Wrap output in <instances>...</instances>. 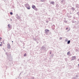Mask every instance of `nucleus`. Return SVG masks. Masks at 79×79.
Returning <instances> with one entry per match:
<instances>
[{
    "label": "nucleus",
    "mask_w": 79,
    "mask_h": 79,
    "mask_svg": "<svg viewBox=\"0 0 79 79\" xmlns=\"http://www.w3.org/2000/svg\"><path fill=\"white\" fill-rule=\"evenodd\" d=\"M70 54V52H69L67 53V55H69Z\"/></svg>",
    "instance_id": "obj_5"
},
{
    "label": "nucleus",
    "mask_w": 79,
    "mask_h": 79,
    "mask_svg": "<svg viewBox=\"0 0 79 79\" xmlns=\"http://www.w3.org/2000/svg\"><path fill=\"white\" fill-rule=\"evenodd\" d=\"M31 7L33 9H34L35 10H37L38 9L36 8L35 6L34 5H32Z\"/></svg>",
    "instance_id": "obj_1"
},
{
    "label": "nucleus",
    "mask_w": 79,
    "mask_h": 79,
    "mask_svg": "<svg viewBox=\"0 0 79 79\" xmlns=\"http://www.w3.org/2000/svg\"><path fill=\"white\" fill-rule=\"evenodd\" d=\"M27 56L26 54H25L24 55V56Z\"/></svg>",
    "instance_id": "obj_9"
},
{
    "label": "nucleus",
    "mask_w": 79,
    "mask_h": 79,
    "mask_svg": "<svg viewBox=\"0 0 79 79\" xmlns=\"http://www.w3.org/2000/svg\"><path fill=\"white\" fill-rule=\"evenodd\" d=\"M45 31L46 32H47L48 31H49V30L48 29H46L45 30Z\"/></svg>",
    "instance_id": "obj_8"
},
{
    "label": "nucleus",
    "mask_w": 79,
    "mask_h": 79,
    "mask_svg": "<svg viewBox=\"0 0 79 79\" xmlns=\"http://www.w3.org/2000/svg\"><path fill=\"white\" fill-rule=\"evenodd\" d=\"M50 4H52V5H54V4H55V3H54V2L51 1L50 2Z\"/></svg>",
    "instance_id": "obj_3"
},
{
    "label": "nucleus",
    "mask_w": 79,
    "mask_h": 79,
    "mask_svg": "<svg viewBox=\"0 0 79 79\" xmlns=\"http://www.w3.org/2000/svg\"><path fill=\"white\" fill-rule=\"evenodd\" d=\"M12 43H13V41H12Z\"/></svg>",
    "instance_id": "obj_16"
},
{
    "label": "nucleus",
    "mask_w": 79,
    "mask_h": 79,
    "mask_svg": "<svg viewBox=\"0 0 79 79\" xmlns=\"http://www.w3.org/2000/svg\"><path fill=\"white\" fill-rule=\"evenodd\" d=\"M68 29V28L67 27V28H66V30H67Z\"/></svg>",
    "instance_id": "obj_13"
},
{
    "label": "nucleus",
    "mask_w": 79,
    "mask_h": 79,
    "mask_svg": "<svg viewBox=\"0 0 79 79\" xmlns=\"http://www.w3.org/2000/svg\"><path fill=\"white\" fill-rule=\"evenodd\" d=\"M70 43V40H69L68 41V42H67V44H69Z\"/></svg>",
    "instance_id": "obj_7"
},
{
    "label": "nucleus",
    "mask_w": 79,
    "mask_h": 79,
    "mask_svg": "<svg viewBox=\"0 0 79 79\" xmlns=\"http://www.w3.org/2000/svg\"><path fill=\"white\" fill-rule=\"evenodd\" d=\"M10 15H12L13 14L12 12H10Z\"/></svg>",
    "instance_id": "obj_10"
},
{
    "label": "nucleus",
    "mask_w": 79,
    "mask_h": 79,
    "mask_svg": "<svg viewBox=\"0 0 79 79\" xmlns=\"http://www.w3.org/2000/svg\"><path fill=\"white\" fill-rule=\"evenodd\" d=\"M26 6L28 10H30V9H31L30 6L29 4H26Z\"/></svg>",
    "instance_id": "obj_2"
},
{
    "label": "nucleus",
    "mask_w": 79,
    "mask_h": 79,
    "mask_svg": "<svg viewBox=\"0 0 79 79\" xmlns=\"http://www.w3.org/2000/svg\"><path fill=\"white\" fill-rule=\"evenodd\" d=\"M2 39V38L1 37H0V40H1Z\"/></svg>",
    "instance_id": "obj_12"
},
{
    "label": "nucleus",
    "mask_w": 79,
    "mask_h": 79,
    "mask_svg": "<svg viewBox=\"0 0 79 79\" xmlns=\"http://www.w3.org/2000/svg\"><path fill=\"white\" fill-rule=\"evenodd\" d=\"M8 27L9 28H10L11 27L10 25V24H8Z\"/></svg>",
    "instance_id": "obj_6"
},
{
    "label": "nucleus",
    "mask_w": 79,
    "mask_h": 79,
    "mask_svg": "<svg viewBox=\"0 0 79 79\" xmlns=\"http://www.w3.org/2000/svg\"><path fill=\"white\" fill-rule=\"evenodd\" d=\"M78 65L79 66V64H78Z\"/></svg>",
    "instance_id": "obj_17"
},
{
    "label": "nucleus",
    "mask_w": 79,
    "mask_h": 79,
    "mask_svg": "<svg viewBox=\"0 0 79 79\" xmlns=\"http://www.w3.org/2000/svg\"><path fill=\"white\" fill-rule=\"evenodd\" d=\"M50 54H52V53L51 52L50 53Z\"/></svg>",
    "instance_id": "obj_14"
},
{
    "label": "nucleus",
    "mask_w": 79,
    "mask_h": 79,
    "mask_svg": "<svg viewBox=\"0 0 79 79\" xmlns=\"http://www.w3.org/2000/svg\"><path fill=\"white\" fill-rule=\"evenodd\" d=\"M41 0V1H42V2H44V1H45V0Z\"/></svg>",
    "instance_id": "obj_11"
},
{
    "label": "nucleus",
    "mask_w": 79,
    "mask_h": 79,
    "mask_svg": "<svg viewBox=\"0 0 79 79\" xmlns=\"http://www.w3.org/2000/svg\"><path fill=\"white\" fill-rule=\"evenodd\" d=\"M76 58V56H72V59L73 60H75Z\"/></svg>",
    "instance_id": "obj_4"
},
{
    "label": "nucleus",
    "mask_w": 79,
    "mask_h": 79,
    "mask_svg": "<svg viewBox=\"0 0 79 79\" xmlns=\"http://www.w3.org/2000/svg\"><path fill=\"white\" fill-rule=\"evenodd\" d=\"M0 45H1V46H2V44H0Z\"/></svg>",
    "instance_id": "obj_15"
}]
</instances>
